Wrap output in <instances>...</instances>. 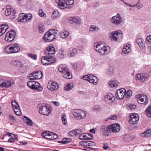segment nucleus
I'll use <instances>...</instances> for the list:
<instances>
[{
	"mask_svg": "<svg viewBox=\"0 0 151 151\" xmlns=\"http://www.w3.org/2000/svg\"><path fill=\"white\" fill-rule=\"evenodd\" d=\"M136 43L141 49L145 47V45L143 43L142 38L138 39L136 40Z\"/></svg>",
	"mask_w": 151,
	"mask_h": 151,
	"instance_id": "27",
	"label": "nucleus"
},
{
	"mask_svg": "<svg viewBox=\"0 0 151 151\" xmlns=\"http://www.w3.org/2000/svg\"><path fill=\"white\" fill-rule=\"evenodd\" d=\"M14 84V82L12 80L4 81V85H12Z\"/></svg>",
	"mask_w": 151,
	"mask_h": 151,
	"instance_id": "40",
	"label": "nucleus"
},
{
	"mask_svg": "<svg viewBox=\"0 0 151 151\" xmlns=\"http://www.w3.org/2000/svg\"><path fill=\"white\" fill-rule=\"evenodd\" d=\"M109 125L106 126L104 125L101 127L100 128V131L105 136H108L109 135V132L110 131V128Z\"/></svg>",
	"mask_w": 151,
	"mask_h": 151,
	"instance_id": "16",
	"label": "nucleus"
},
{
	"mask_svg": "<svg viewBox=\"0 0 151 151\" xmlns=\"http://www.w3.org/2000/svg\"><path fill=\"white\" fill-rule=\"evenodd\" d=\"M73 2L74 1L73 0H65L66 6H65V7H63V8L62 7H59V8L61 9H64L66 8L68 5H71L73 3Z\"/></svg>",
	"mask_w": 151,
	"mask_h": 151,
	"instance_id": "34",
	"label": "nucleus"
},
{
	"mask_svg": "<svg viewBox=\"0 0 151 151\" xmlns=\"http://www.w3.org/2000/svg\"><path fill=\"white\" fill-rule=\"evenodd\" d=\"M40 114L45 116H48L51 113V107L50 105L45 103H42L40 106L39 109Z\"/></svg>",
	"mask_w": 151,
	"mask_h": 151,
	"instance_id": "4",
	"label": "nucleus"
},
{
	"mask_svg": "<svg viewBox=\"0 0 151 151\" xmlns=\"http://www.w3.org/2000/svg\"><path fill=\"white\" fill-rule=\"evenodd\" d=\"M139 119V117L137 114H132L130 116L129 123L131 124H135L138 122Z\"/></svg>",
	"mask_w": 151,
	"mask_h": 151,
	"instance_id": "14",
	"label": "nucleus"
},
{
	"mask_svg": "<svg viewBox=\"0 0 151 151\" xmlns=\"http://www.w3.org/2000/svg\"><path fill=\"white\" fill-rule=\"evenodd\" d=\"M117 119V116L114 115H112L110 117L107 119L105 120L106 122L107 121L109 120H116Z\"/></svg>",
	"mask_w": 151,
	"mask_h": 151,
	"instance_id": "45",
	"label": "nucleus"
},
{
	"mask_svg": "<svg viewBox=\"0 0 151 151\" xmlns=\"http://www.w3.org/2000/svg\"><path fill=\"white\" fill-rule=\"evenodd\" d=\"M93 137L92 134H83L79 136V138L81 140H90L93 139Z\"/></svg>",
	"mask_w": 151,
	"mask_h": 151,
	"instance_id": "19",
	"label": "nucleus"
},
{
	"mask_svg": "<svg viewBox=\"0 0 151 151\" xmlns=\"http://www.w3.org/2000/svg\"><path fill=\"white\" fill-rule=\"evenodd\" d=\"M12 13V14L11 16L12 19H14L15 17H16L18 14V13L17 12L16 10L14 9L13 10Z\"/></svg>",
	"mask_w": 151,
	"mask_h": 151,
	"instance_id": "42",
	"label": "nucleus"
},
{
	"mask_svg": "<svg viewBox=\"0 0 151 151\" xmlns=\"http://www.w3.org/2000/svg\"><path fill=\"white\" fill-rule=\"evenodd\" d=\"M71 141V139L70 138H65L63 139L64 144H67Z\"/></svg>",
	"mask_w": 151,
	"mask_h": 151,
	"instance_id": "55",
	"label": "nucleus"
},
{
	"mask_svg": "<svg viewBox=\"0 0 151 151\" xmlns=\"http://www.w3.org/2000/svg\"><path fill=\"white\" fill-rule=\"evenodd\" d=\"M9 28L8 25L5 24L0 25V36L2 35L5 32L7 29Z\"/></svg>",
	"mask_w": 151,
	"mask_h": 151,
	"instance_id": "22",
	"label": "nucleus"
},
{
	"mask_svg": "<svg viewBox=\"0 0 151 151\" xmlns=\"http://www.w3.org/2000/svg\"><path fill=\"white\" fill-rule=\"evenodd\" d=\"M30 88L37 91H42L43 87L41 86H27Z\"/></svg>",
	"mask_w": 151,
	"mask_h": 151,
	"instance_id": "24",
	"label": "nucleus"
},
{
	"mask_svg": "<svg viewBox=\"0 0 151 151\" xmlns=\"http://www.w3.org/2000/svg\"><path fill=\"white\" fill-rule=\"evenodd\" d=\"M37 84V85L40 84L38 82H37L35 81H28L27 83V85H35L36 84Z\"/></svg>",
	"mask_w": 151,
	"mask_h": 151,
	"instance_id": "49",
	"label": "nucleus"
},
{
	"mask_svg": "<svg viewBox=\"0 0 151 151\" xmlns=\"http://www.w3.org/2000/svg\"><path fill=\"white\" fill-rule=\"evenodd\" d=\"M39 15L41 17H44L45 15H46L42 9H40L39 10Z\"/></svg>",
	"mask_w": 151,
	"mask_h": 151,
	"instance_id": "59",
	"label": "nucleus"
},
{
	"mask_svg": "<svg viewBox=\"0 0 151 151\" xmlns=\"http://www.w3.org/2000/svg\"><path fill=\"white\" fill-rule=\"evenodd\" d=\"M75 132L76 136L78 135L81 133V130L80 129L75 130Z\"/></svg>",
	"mask_w": 151,
	"mask_h": 151,
	"instance_id": "64",
	"label": "nucleus"
},
{
	"mask_svg": "<svg viewBox=\"0 0 151 151\" xmlns=\"http://www.w3.org/2000/svg\"><path fill=\"white\" fill-rule=\"evenodd\" d=\"M57 30L55 29H51L47 32L44 35L43 40L46 42L52 41L56 38Z\"/></svg>",
	"mask_w": 151,
	"mask_h": 151,
	"instance_id": "2",
	"label": "nucleus"
},
{
	"mask_svg": "<svg viewBox=\"0 0 151 151\" xmlns=\"http://www.w3.org/2000/svg\"><path fill=\"white\" fill-rule=\"evenodd\" d=\"M138 102L140 104H146L148 103L147 96L146 95L140 94L135 96Z\"/></svg>",
	"mask_w": 151,
	"mask_h": 151,
	"instance_id": "10",
	"label": "nucleus"
},
{
	"mask_svg": "<svg viewBox=\"0 0 151 151\" xmlns=\"http://www.w3.org/2000/svg\"><path fill=\"white\" fill-rule=\"evenodd\" d=\"M136 107V106L133 104H130L129 106V108L131 109H134Z\"/></svg>",
	"mask_w": 151,
	"mask_h": 151,
	"instance_id": "61",
	"label": "nucleus"
},
{
	"mask_svg": "<svg viewBox=\"0 0 151 151\" xmlns=\"http://www.w3.org/2000/svg\"><path fill=\"white\" fill-rule=\"evenodd\" d=\"M112 41H117L122 38V33L120 30H117L111 32L109 34Z\"/></svg>",
	"mask_w": 151,
	"mask_h": 151,
	"instance_id": "6",
	"label": "nucleus"
},
{
	"mask_svg": "<svg viewBox=\"0 0 151 151\" xmlns=\"http://www.w3.org/2000/svg\"><path fill=\"white\" fill-rule=\"evenodd\" d=\"M11 104L12 106V108L14 109H17V110H18V109H19V106L18 103L15 100H12L11 101Z\"/></svg>",
	"mask_w": 151,
	"mask_h": 151,
	"instance_id": "32",
	"label": "nucleus"
},
{
	"mask_svg": "<svg viewBox=\"0 0 151 151\" xmlns=\"http://www.w3.org/2000/svg\"><path fill=\"white\" fill-rule=\"evenodd\" d=\"M52 134H53V132H43L42 134V136H45L46 135H50Z\"/></svg>",
	"mask_w": 151,
	"mask_h": 151,
	"instance_id": "54",
	"label": "nucleus"
},
{
	"mask_svg": "<svg viewBox=\"0 0 151 151\" xmlns=\"http://www.w3.org/2000/svg\"><path fill=\"white\" fill-rule=\"evenodd\" d=\"M19 19L20 22L26 23L25 14L23 13L20 14Z\"/></svg>",
	"mask_w": 151,
	"mask_h": 151,
	"instance_id": "33",
	"label": "nucleus"
},
{
	"mask_svg": "<svg viewBox=\"0 0 151 151\" xmlns=\"http://www.w3.org/2000/svg\"><path fill=\"white\" fill-rule=\"evenodd\" d=\"M18 109L17 110V109H14V110L17 115L20 116L21 114V113L20 112V107H19V109Z\"/></svg>",
	"mask_w": 151,
	"mask_h": 151,
	"instance_id": "51",
	"label": "nucleus"
},
{
	"mask_svg": "<svg viewBox=\"0 0 151 151\" xmlns=\"http://www.w3.org/2000/svg\"><path fill=\"white\" fill-rule=\"evenodd\" d=\"M70 22L71 23H75L76 24H80L81 22L80 21L79 19L73 18L71 19L70 21Z\"/></svg>",
	"mask_w": 151,
	"mask_h": 151,
	"instance_id": "28",
	"label": "nucleus"
},
{
	"mask_svg": "<svg viewBox=\"0 0 151 151\" xmlns=\"http://www.w3.org/2000/svg\"><path fill=\"white\" fill-rule=\"evenodd\" d=\"M35 75V73H34L30 74L29 75L30 79V80H36L37 78Z\"/></svg>",
	"mask_w": 151,
	"mask_h": 151,
	"instance_id": "53",
	"label": "nucleus"
},
{
	"mask_svg": "<svg viewBox=\"0 0 151 151\" xmlns=\"http://www.w3.org/2000/svg\"><path fill=\"white\" fill-rule=\"evenodd\" d=\"M69 33V32L68 31L63 30L59 33V35L61 37L65 39L68 36Z\"/></svg>",
	"mask_w": 151,
	"mask_h": 151,
	"instance_id": "23",
	"label": "nucleus"
},
{
	"mask_svg": "<svg viewBox=\"0 0 151 151\" xmlns=\"http://www.w3.org/2000/svg\"><path fill=\"white\" fill-rule=\"evenodd\" d=\"M12 10L11 9H6L5 12V14L6 16H8L9 15L11 12Z\"/></svg>",
	"mask_w": 151,
	"mask_h": 151,
	"instance_id": "56",
	"label": "nucleus"
},
{
	"mask_svg": "<svg viewBox=\"0 0 151 151\" xmlns=\"http://www.w3.org/2000/svg\"><path fill=\"white\" fill-rule=\"evenodd\" d=\"M26 23L28 22L32 18V15L31 14H25Z\"/></svg>",
	"mask_w": 151,
	"mask_h": 151,
	"instance_id": "37",
	"label": "nucleus"
},
{
	"mask_svg": "<svg viewBox=\"0 0 151 151\" xmlns=\"http://www.w3.org/2000/svg\"><path fill=\"white\" fill-rule=\"evenodd\" d=\"M108 84L109 85H118L119 83L116 80L112 79L109 81Z\"/></svg>",
	"mask_w": 151,
	"mask_h": 151,
	"instance_id": "35",
	"label": "nucleus"
},
{
	"mask_svg": "<svg viewBox=\"0 0 151 151\" xmlns=\"http://www.w3.org/2000/svg\"><path fill=\"white\" fill-rule=\"evenodd\" d=\"M124 139L125 141L127 142H129L132 139L130 136L128 134H126L124 136Z\"/></svg>",
	"mask_w": 151,
	"mask_h": 151,
	"instance_id": "47",
	"label": "nucleus"
},
{
	"mask_svg": "<svg viewBox=\"0 0 151 151\" xmlns=\"http://www.w3.org/2000/svg\"><path fill=\"white\" fill-rule=\"evenodd\" d=\"M69 52V56L70 57H73L77 54V51L76 49L74 48L71 51Z\"/></svg>",
	"mask_w": 151,
	"mask_h": 151,
	"instance_id": "39",
	"label": "nucleus"
},
{
	"mask_svg": "<svg viewBox=\"0 0 151 151\" xmlns=\"http://www.w3.org/2000/svg\"><path fill=\"white\" fill-rule=\"evenodd\" d=\"M110 51V47L108 46H105L101 49L99 50L98 52L101 55H105L108 54Z\"/></svg>",
	"mask_w": 151,
	"mask_h": 151,
	"instance_id": "17",
	"label": "nucleus"
},
{
	"mask_svg": "<svg viewBox=\"0 0 151 151\" xmlns=\"http://www.w3.org/2000/svg\"><path fill=\"white\" fill-rule=\"evenodd\" d=\"M8 116L11 121L12 122L15 120V118L12 114H9L8 115Z\"/></svg>",
	"mask_w": 151,
	"mask_h": 151,
	"instance_id": "60",
	"label": "nucleus"
},
{
	"mask_svg": "<svg viewBox=\"0 0 151 151\" xmlns=\"http://www.w3.org/2000/svg\"><path fill=\"white\" fill-rule=\"evenodd\" d=\"M16 35L15 32L11 30L7 33L5 35V40L7 42H11L14 40Z\"/></svg>",
	"mask_w": 151,
	"mask_h": 151,
	"instance_id": "11",
	"label": "nucleus"
},
{
	"mask_svg": "<svg viewBox=\"0 0 151 151\" xmlns=\"http://www.w3.org/2000/svg\"><path fill=\"white\" fill-rule=\"evenodd\" d=\"M64 51L63 50L60 51L58 54V57L60 58H62L64 57Z\"/></svg>",
	"mask_w": 151,
	"mask_h": 151,
	"instance_id": "50",
	"label": "nucleus"
},
{
	"mask_svg": "<svg viewBox=\"0 0 151 151\" xmlns=\"http://www.w3.org/2000/svg\"><path fill=\"white\" fill-rule=\"evenodd\" d=\"M19 50L20 47L17 44L7 45L4 48L5 52L8 54L16 53L18 52Z\"/></svg>",
	"mask_w": 151,
	"mask_h": 151,
	"instance_id": "5",
	"label": "nucleus"
},
{
	"mask_svg": "<svg viewBox=\"0 0 151 151\" xmlns=\"http://www.w3.org/2000/svg\"><path fill=\"white\" fill-rule=\"evenodd\" d=\"M113 67H109L107 70V72L109 74H111L113 72Z\"/></svg>",
	"mask_w": 151,
	"mask_h": 151,
	"instance_id": "62",
	"label": "nucleus"
},
{
	"mask_svg": "<svg viewBox=\"0 0 151 151\" xmlns=\"http://www.w3.org/2000/svg\"><path fill=\"white\" fill-rule=\"evenodd\" d=\"M72 114L76 119L80 120L84 119L86 115V112L81 109L74 110Z\"/></svg>",
	"mask_w": 151,
	"mask_h": 151,
	"instance_id": "7",
	"label": "nucleus"
},
{
	"mask_svg": "<svg viewBox=\"0 0 151 151\" xmlns=\"http://www.w3.org/2000/svg\"><path fill=\"white\" fill-rule=\"evenodd\" d=\"M146 113L148 117H151V105L146 109Z\"/></svg>",
	"mask_w": 151,
	"mask_h": 151,
	"instance_id": "36",
	"label": "nucleus"
},
{
	"mask_svg": "<svg viewBox=\"0 0 151 151\" xmlns=\"http://www.w3.org/2000/svg\"><path fill=\"white\" fill-rule=\"evenodd\" d=\"M11 64L14 66L19 68L23 67V63L20 60H14L11 62Z\"/></svg>",
	"mask_w": 151,
	"mask_h": 151,
	"instance_id": "21",
	"label": "nucleus"
},
{
	"mask_svg": "<svg viewBox=\"0 0 151 151\" xmlns=\"http://www.w3.org/2000/svg\"><path fill=\"white\" fill-rule=\"evenodd\" d=\"M61 119L63 124L65 125L67 124V121L66 117L65 114H62L61 117Z\"/></svg>",
	"mask_w": 151,
	"mask_h": 151,
	"instance_id": "30",
	"label": "nucleus"
},
{
	"mask_svg": "<svg viewBox=\"0 0 151 151\" xmlns=\"http://www.w3.org/2000/svg\"><path fill=\"white\" fill-rule=\"evenodd\" d=\"M125 90L124 88L120 89L117 91L115 94L116 98L118 99H122L124 97Z\"/></svg>",
	"mask_w": 151,
	"mask_h": 151,
	"instance_id": "12",
	"label": "nucleus"
},
{
	"mask_svg": "<svg viewBox=\"0 0 151 151\" xmlns=\"http://www.w3.org/2000/svg\"><path fill=\"white\" fill-rule=\"evenodd\" d=\"M38 27L39 31L40 33L43 34L45 31V27L44 25L42 24H38Z\"/></svg>",
	"mask_w": 151,
	"mask_h": 151,
	"instance_id": "26",
	"label": "nucleus"
},
{
	"mask_svg": "<svg viewBox=\"0 0 151 151\" xmlns=\"http://www.w3.org/2000/svg\"><path fill=\"white\" fill-rule=\"evenodd\" d=\"M93 109L96 111H98L101 110V108L99 106H95L93 107Z\"/></svg>",
	"mask_w": 151,
	"mask_h": 151,
	"instance_id": "58",
	"label": "nucleus"
},
{
	"mask_svg": "<svg viewBox=\"0 0 151 151\" xmlns=\"http://www.w3.org/2000/svg\"><path fill=\"white\" fill-rule=\"evenodd\" d=\"M73 87V86H65L64 87V89L66 91H68L72 89Z\"/></svg>",
	"mask_w": 151,
	"mask_h": 151,
	"instance_id": "46",
	"label": "nucleus"
},
{
	"mask_svg": "<svg viewBox=\"0 0 151 151\" xmlns=\"http://www.w3.org/2000/svg\"><path fill=\"white\" fill-rule=\"evenodd\" d=\"M58 2L57 4L58 5V7H59L63 8V7H65L66 6L65 3V0H58Z\"/></svg>",
	"mask_w": 151,
	"mask_h": 151,
	"instance_id": "29",
	"label": "nucleus"
},
{
	"mask_svg": "<svg viewBox=\"0 0 151 151\" xmlns=\"http://www.w3.org/2000/svg\"><path fill=\"white\" fill-rule=\"evenodd\" d=\"M99 29L98 27L95 25H91L89 29L90 31L93 32Z\"/></svg>",
	"mask_w": 151,
	"mask_h": 151,
	"instance_id": "41",
	"label": "nucleus"
},
{
	"mask_svg": "<svg viewBox=\"0 0 151 151\" xmlns=\"http://www.w3.org/2000/svg\"><path fill=\"white\" fill-rule=\"evenodd\" d=\"M34 73H35V76L37 79H40L42 78V75L41 71H37Z\"/></svg>",
	"mask_w": 151,
	"mask_h": 151,
	"instance_id": "31",
	"label": "nucleus"
},
{
	"mask_svg": "<svg viewBox=\"0 0 151 151\" xmlns=\"http://www.w3.org/2000/svg\"><path fill=\"white\" fill-rule=\"evenodd\" d=\"M110 131L113 132H117L120 129V127L118 124H114L109 125Z\"/></svg>",
	"mask_w": 151,
	"mask_h": 151,
	"instance_id": "15",
	"label": "nucleus"
},
{
	"mask_svg": "<svg viewBox=\"0 0 151 151\" xmlns=\"http://www.w3.org/2000/svg\"><path fill=\"white\" fill-rule=\"evenodd\" d=\"M148 78L147 74L145 73L138 74L136 75V78L137 80H139L142 82H145Z\"/></svg>",
	"mask_w": 151,
	"mask_h": 151,
	"instance_id": "13",
	"label": "nucleus"
},
{
	"mask_svg": "<svg viewBox=\"0 0 151 151\" xmlns=\"http://www.w3.org/2000/svg\"><path fill=\"white\" fill-rule=\"evenodd\" d=\"M83 79L86 80L90 83L96 85L98 83V79L97 77L93 75L88 74L84 76Z\"/></svg>",
	"mask_w": 151,
	"mask_h": 151,
	"instance_id": "8",
	"label": "nucleus"
},
{
	"mask_svg": "<svg viewBox=\"0 0 151 151\" xmlns=\"http://www.w3.org/2000/svg\"><path fill=\"white\" fill-rule=\"evenodd\" d=\"M55 53V48L54 47L51 46L47 47L44 51L45 56H43L41 58L42 64L45 65H47L55 63L56 59L52 57V55Z\"/></svg>",
	"mask_w": 151,
	"mask_h": 151,
	"instance_id": "1",
	"label": "nucleus"
},
{
	"mask_svg": "<svg viewBox=\"0 0 151 151\" xmlns=\"http://www.w3.org/2000/svg\"><path fill=\"white\" fill-rule=\"evenodd\" d=\"M144 136L148 137L151 135V130H148L144 132Z\"/></svg>",
	"mask_w": 151,
	"mask_h": 151,
	"instance_id": "43",
	"label": "nucleus"
},
{
	"mask_svg": "<svg viewBox=\"0 0 151 151\" xmlns=\"http://www.w3.org/2000/svg\"><path fill=\"white\" fill-rule=\"evenodd\" d=\"M114 99L113 95L110 93H108L104 96L105 100L109 103L113 102Z\"/></svg>",
	"mask_w": 151,
	"mask_h": 151,
	"instance_id": "18",
	"label": "nucleus"
},
{
	"mask_svg": "<svg viewBox=\"0 0 151 151\" xmlns=\"http://www.w3.org/2000/svg\"><path fill=\"white\" fill-rule=\"evenodd\" d=\"M28 55L29 57L35 60H36L37 58V55L33 53L28 54Z\"/></svg>",
	"mask_w": 151,
	"mask_h": 151,
	"instance_id": "48",
	"label": "nucleus"
},
{
	"mask_svg": "<svg viewBox=\"0 0 151 151\" xmlns=\"http://www.w3.org/2000/svg\"><path fill=\"white\" fill-rule=\"evenodd\" d=\"M110 22L112 24L118 25L122 23V17L119 13H117L116 15L114 16L111 18Z\"/></svg>",
	"mask_w": 151,
	"mask_h": 151,
	"instance_id": "9",
	"label": "nucleus"
},
{
	"mask_svg": "<svg viewBox=\"0 0 151 151\" xmlns=\"http://www.w3.org/2000/svg\"><path fill=\"white\" fill-rule=\"evenodd\" d=\"M58 70L61 73L62 75L65 78L70 79L72 78V74L65 64L60 65L58 67Z\"/></svg>",
	"mask_w": 151,
	"mask_h": 151,
	"instance_id": "3",
	"label": "nucleus"
},
{
	"mask_svg": "<svg viewBox=\"0 0 151 151\" xmlns=\"http://www.w3.org/2000/svg\"><path fill=\"white\" fill-rule=\"evenodd\" d=\"M105 46L104 44L101 42H95L94 45L95 49L97 52Z\"/></svg>",
	"mask_w": 151,
	"mask_h": 151,
	"instance_id": "20",
	"label": "nucleus"
},
{
	"mask_svg": "<svg viewBox=\"0 0 151 151\" xmlns=\"http://www.w3.org/2000/svg\"><path fill=\"white\" fill-rule=\"evenodd\" d=\"M130 51V47L129 46L128 47L127 45L125 46L123 48L122 50V52L125 54H127Z\"/></svg>",
	"mask_w": 151,
	"mask_h": 151,
	"instance_id": "38",
	"label": "nucleus"
},
{
	"mask_svg": "<svg viewBox=\"0 0 151 151\" xmlns=\"http://www.w3.org/2000/svg\"><path fill=\"white\" fill-rule=\"evenodd\" d=\"M44 23L45 24L47 25H49L51 24V20L48 19H47L45 20Z\"/></svg>",
	"mask_w": 151,
	"mask_h": 151,
	"instance_id": "63",
	"label": "nucleus"
},
{
	"mask_svg": "<svg viewBox=\"0 0 151 151\" xmlns=\"http://www.w3.org/2000/svg\"><path fill=\"white\" fill-rule=\"evenodd\" d=\"M23 120L26 122L27 125L32 126L33 125V122L31 119L25 116L23 117Z\"/></svg>",
	"mask_w": 151,
	"mask_h": 151,
	"instance_id": "25",
	"label": "nucleus"
},
{
	"mask_svg": "<svg viewBox=\"0 0 151 151\" xmlns=\"http://www.w3.org/2000/svg\"><path fill=\"white\" fill-rule=\"evenodd\" d=\"M48 89L51 91H53L56 90V86H47Z\"/></svg>",
	"mask_w": 151,
	"mask_h": 151,
	"instance_id": "52",
	"label": "nucleus"
},
{
	"mask_svg": "<svg viewBox=\"0 0 151 151\" xmlns=\"http://www.w3.org/2000/svg\"><path fill=\"white\" fill-rule=\"evenodd\" d=\"M86 142V146H95V143L92 141H87Z\"/></svg>",
	"mask_w": 151,
	"mask_h": 151,
	"instance_id": "44",
	"label": "nucleus"
},
{
	"mask_svg": "<svg viewBox=\"0 0 151 151\" xmlns=\"http://www.w3.org/2000/svg\"><path fill=\"white\" fill-rule=\"evenodd\" d=\"M132 94V92L130 90H128L126 94V96L127 97H129Z\"/></svg>",
	"mask_w": 151,
	"mask_h": 151,
	"instance_id": "57",
	"label": "nucleus"
}]
</instances>
